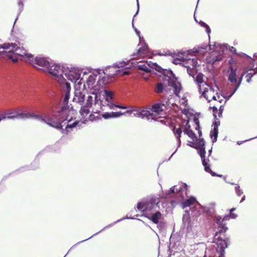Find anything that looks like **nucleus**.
I'll return each mask as SVG.
<instances>
[{
	"label": "nucleus",
	"mask_w": 257,
	"mask_h": 257,
	"mask_svg": "<svg viewBox=\"0 0 257 257\" xmlns=\"http://www.w3.org/2000/svg\"><path fill=\"white\" fill-rule=\"evenodd\" d=\"M196 201V199L195 197H191L189 199H186L182 203V207L183 208H186L193 204Z\"/></svg>",
	"instance_id": "nucleus-28"
},
{
	"label": "nucleus",
	"mask_w": 257,
	"mask_h": 257,
	"mask_svg": "<svg viewBox=\"0 0 257 257\" xmlns=\"http://www.w3.org/2000/svg\"><path fill=\"white\" fill-rule=\"evenodd\" d=\"M253 72H247V73L244 75L245 77L246 78V82L247 83H250L251 81V78L257 74V70L255 69L254 67H253V69L251 70Z\"/></svg>",
	"instance_id": "nucleus-32"
},
{
	"label": "nucleus",
	"mask_w": 257,
	"mask_h": 257,
	"mask_svg": "<svg viewBox=\"0 0 257 257\" xmlns=\"http://www.w3.org/2000/svg\"><path fill=\"white\" fill-rule=\"evenodd\" d=\"M152 67L158 72L162 73L164 81H168V85L173 87L174 94L176 96H179L182 87L180 83L178 82L177 78L173 71L171 70L163 69L156 63H153Z\"/></svg>",
	"instance_id": "nucleus-6"
},
{
	"label": "nucleus",
	"mask_w": 257,
	"mask_h": 257,
	"mask_svg": "<svg viewBox=\"0 0 257 257\" xmlns=\"http://www.w3.org/2000/svg\"><path fill=\"white\" fill-rule=\"evenodd\" d=\"M229 71L228 74V80L232 84L237 82L236 68H234L232 66H230Z\"/></svg>",
	"instance_id": "nucleus-22"
},
{
	"label": "nucleus",
	"mask_w": 257,
	"mask_h": 257,
	"mask_svg": "<svg viewBox=\"0 0 257 257\" xmlns=\"http://www.w3.org/2000/svg\"><path fill=\"white\" fill-rule=\"evenodd\" d=\"M214 221L217 225L218 227H220L226 225L222 220V217L220 215H217L214 218Z\"/></svg>",
	"instance_id": "nucleus-31"
},
{
	"label": "nucleus",
	"mask_w": 257,
	"mask_h": 257,
	"mask_svg": "<svg viewBox=\"0 0 257 257\" xmlns=\"http://www.w3.org/2000/svg\"><path fill=\"white\" fill-rule=\"evenodd\" d=\"M228 215L229 216L230 218L235 219L237 217V215L233 212H229V214Z\"/></svg>",
	"instance_id": "nucleus-54"
},
{
	"label": "nucleus",
	"mask_w": 257,
	"mask_h": 257,
	"mask_svg": "<svg viewBox=\"0 0 257 257\" xmlns=\"http://www.w3.org/2000/svg\"><path fill=\"white\" fill-rule=\"evenodd\" d=\"M184 66L187 68V73L189 76L194 77L197 72L198 60L196 58L188 59Z\"/></svg>",
	"instance_id": "nucleus-15"
},
{
	"label": "nucleus",
	"mask_w": 257,
	"mask_h": 257,
	"mask_svg": "<svg viewBox=\"0 0 257 257\" xmlns=\"http://www.w3.org/2000/svg\"><path fill=\"white\" fill-rule=\"evenodd\" d=\"M152 67L158 72L162 73L164 81H168V85L173 87L174 94L176 96H179L182 87L180 83L178 82L177 78L173 71L171 70L163 69L156 63H153Z\"/></svg>",
	"instance_id": "nucleus-5"
},
{
	"label": "nucleus",
	"mask_w": 257,
	"mask_h": 257,
	"mask_svg": "<svg viewBox=\"0 0 257 257\" xmlns=\"http://www.w3.org/2000/svg\"><path fill=\"white\" fill-rule=\"evenodd\" d=\"M189 119L186 120V124L185 125V128L183 131H188L191 130V125L189 124Z\"/></svg>",
	"instance_id": "nucleus-49"
},
{
	"label": "nucleus",
	"mask_w": 257,
	"mask_h": 257,
	"mask_svg": "<svg viewBox=\"0 0 257 257\" xmlns=\"http://www.w3.org/2000/svg\"><path fill=\"white\" fill-rule=\"evenodd\" d=\"M71 121V120L68 122V120H66L62 123V128L59 129L61 130L62 133L67 134L70 132L69 130H71L76 127L79 123V121L78 120H76L71 123H70Z\"/></svg>",
	"instance_id": "nucleus-17"
},
{
	"label": "nucleus",
	"mask_w": 257,
	"mask_h": 257,
	"mask_svg": "<svg viewBox=\"0 0 257 257\" xmlns=\"http://www.w3.org/2000/svg\"><path fill=\"white\" fill-rule=\"evenodd\" d=\"M196 149L198 151V154L200 157H201L202 164L204 168V170H206L207 166L210 165V164H209L210 161L208 158L205 157V147H204Z\"/></svg>",
	"instance_id": "nucleus-20"
},
{
	"label": "nucleus",
	"mask_w": 257,
	"mask_h": 257,
	"mask_svg": "<svg viewBox=\"0 0 257 257\" xmlns=\"http://www.w3.org/2000/svg\"><path fill=\"white\" fill-rule=\"evenodd\" d=\"M238 55H240L244 59L245 64L244 68H243V71L240 77L237 79V82L235 83L236 84L240 85L243 76H244V75L247 73V72H248V71L253 69V67H254V59H252L251 57L245 53H241V54H238Z\"/></svg>",
	"instance_id": "nucleus-13"
},
{
	"label": "nucleus",
	"mask_w": 257,
	"mask_h": 257,
	"mask_svg": "<svg viewBox=\"0 0 257 257\" xmlns=\"http://www.w3.org/2000/svg\"><path fill=\"white\" fill-rule=\"evenodd\" d=\"M164 107H165L164 104L162 103H157L152 105L151 110L153 112L159 113L163 111Z\"/></svg>",
	"instance_id": "nucleus-27"
},
{
	"label": "nucleus",
	"mask_w": 257,
	"mask_h": 257,
	"mask_svg": "<svg viewBox=\"0 0 257 257\" xmlns=\"http://www.w3.org/2000/svg\"><path fill=\"white\" fill-rule=\"evenodd\" d=\"M234 190L235 191V193L237 196L240 197L242 195L243 193V190L240 188L238 184H235Z\"/></svg>",
	"instance_id": "nucleus-38"
},
{
	"label": "nucleus",
	"mask_w": 257,
	"mask_h": 257,
	"mask_svg": "<svg viewBox=\"0 0 257 257\" xmlns=\"http://www.w3.org/2000/svg\"><path fill=\"white\" fill-rule=\"evenodd\" d=\"M17 118L26 119L27 118V113L18 111V114L17 115Z\"/></svg>",
	"instance_id": "nucleus-43"
},
{
	"label": "nucleus",
	"mask_w": 257,
	"mask_h": 257,
	"mask_svg": "<svg viewBox=\"0 0 257 257\" xmlns=\"http://www.w3.org/2000/svg\"><path fill=\"white\" fill-rule=\"evenodd\" d=\"M134 114L135 116L140 117L142 119L146 118L148 120H149L150 119H153V112L148 110L146 108H139L135 111V112L134 113Z\"/></svg>",
	"instance_id": "nucleus-16"
},
{
	"label": "nucleus",
	"mask_w": 257,
	"mask_h": 257,
	"mask_svg": "<svg viewBox=\"0 0 257 257\" xmlns=\"http://www.w3.org/2000/svg\"><path fill=\"white\" fill-rule=\"evenodd\" d=\"M223 110H224L223 105H221L219 108V112H218L219 117H221L222 116Z\"/></svg>",
	"instance_id": "nucleus-53"
},
{
	"label": "nucleus",
	"mask_w": 257,
	"mask_h": 257,
	"mask_svg": "<svg viewBox=\"0 0 257 257\" xmlns=\"http://www.w3.org/2000/svg\"><path fill=\"white\" fill-rule=\"evenodd\" d=\"M194 141V142H191L192 143V145H189L190 147L195 149L205 147V142L203 138L198 139L196 138Z\"/></svg>",
	"instance_id": "nucleus-25"
},
{
	"label": "nucleus",
	"mask_w": 257,
	"mask_h": 257,
	"mask_svg": "<svg viewBox=\"0 0 257 257\" xmlns=\"http://www.w3.org/2000/svg\"><path fill=\"white\" fill-rule=\"evenodd\" d=\"M19 13H18V16L15 20V21H16L18 19V18L19 16V15L21 13V12L23 11V9H24V7H19Z\"/></svg>",
	"instance_id": "nucleus-61"
},
{
	"label": "nucleus",
	"mask_w": 257,
	"mask_h": 257,
	"mask_svg": "<svg viewBox=\"0 0 257 257\" xmlns=\"http://www.w3.org/2000/svg\"><path fill=\"white\" fill-rule=\"evenodd\" d=\"M160 197L151 195L145 198L137 204V209L143 212H147L156 208L160 203Z\"/></svg>",
	"instance_id": "nucleus-9"
},
{
	"label": "nucleus",
	"mask_w": 257,
	"mask_h": 257,
	"mask_svg": "<svg viewBox=\"0 0 257 257\" xmlns=\"http://www.w3.org/2000/svg\"><path fill=\"white\" fill-rule=\"evenodd\" d=\"M138 68L139 70H142L145 72H150L151 70L145 64H140L138 65Z\"/></svg>",
	"instance_id": "nucleus-39"
},
{
	"label": "nucleus",
	"mask_w": 257,
	"mask_h": 257,
	"mask_svg": "<svg viewBox=\"0 0 257 257\" xmlns=\"http://www.w3.org/2000/svg\"><path fill=\"white\" fill-rule=\"evenodd\" d=\"M18 114V111L16 109H10L4 113L5 115L6 119H14L17 118Z\"/></svg>",
	"instance_id": "nucleus-26"
},
{
	"label": "nucleus",
	"mask_w": 257,
	"mask_h": 257,
	"mask_svg": "<svg viewBox=\"0 0 257 257\" xmlns=\"http://www.w3.org/2000/svg\"><path fill=\"white\" fill-rule=\"evenodd\" d=\"M84 98L85 95L82 93H80L79 96L78 98V101L80 103L84 102Z\"/></svg>",
	"instance_id": "nucleus-50"
},
{
	"label": "nucleus",
	"mask_w": 257,
	"mask_h": 257,
	"mask_svg": "<svg viewBox=\"0 0 257 257\" xmlns=\"http://www.w3.org/2000/svg\"><path fill=\"white\" fill-rule=\"evenodd\" d=\"M1 48L5 50V52L8 53L7 56L14 62H17L18 59L14 58L12 54L19 56H26L29 59L33 57L32 54L27 53L26 50L23 47L18 46L15 43H8L2 45L0 44V49Z\"/></svg>",
	"instance_id": "nucleus-8"
},
{
	"label": "nucleus",
	"mask_w": 257,
	"mask_h": 257,
	"mask_svg": "<svg viewBox=\"0 0 257 257\" xmlns=\"http://www.w3.org/2000/svg\"><path fill=\"white\" fill-rule=\"evenodd\" d=\"M221 59H222V58L221 56H215V58L213 57L211 59V60L212 61V63L214 64L215 62L220 61L221 60Z\"/></svg>",
	"instance_id": "nucleus-47"
},
{
	"label": "nucleus",
	"mask_w": 257,
	"mask_h": 257,
	"mask_svg": "<svg viewBox=\"0 0 257 257\" xmlns=\"http://www.w3.org/2000/svg\"><path fill=\"white\" fill-rule=\"evenodd\" d=\"M193 121L195 124L196 125V126H200L199 120L198 118L196 116H195L193 118Z\"/></svg>",
	"instance_id": "nucleus-51"
},
{
	"label": "nucleus",
	"mask_w": 257,
	"mask_h": 257,
	"mask_svg": "<svg viewBox=\"0 0 257 257\" xmlns=\"http://www.w3.org/2000/svg\"><path fill=\"white\" fill-rule=\"evenodd\" d=\"M221 44L217 42H215L213 45L212 46L211 45L209 46V50H212L213 51H216L218 47L221 48Z\"/></svg>",
	"instance_id": "nucleus-42"
},
{
	"label": "nucleus",
	"mask_w": 257,
	"mask_h": 257,
	"mask_svg": "<svg viewBox=\"0 0 257 257\" xmlns=\"http://www.w3.org/2000/svg\"><path fill=\"white\" fill-rule=\"evenodd\" d=\"M115 107H118V108H121V109H125V108H126V107L125 106L120 105H119V104H115L114 103V108Z\"/></svg>",
	"instance_id": "nucleus-58"
},
{
	"label": "nucleus",
	"mask_w": 257,
	"mask_h": 257,
	"mask_svg": "<svg viewBox=\"0 0 257 257\" xmlns=\"http://www.w3.org/2000/svg\"><path fill=\"white\" fill-rule=\"evenodd\" d=\"M157 224H158L157 227L161 231H163L165 229V228L166 226V223L163 221L160 220V221H159V223Z\"/></svg>",
	"instance_id": "nucleus-41"
},
{
	"label": "nucleus",
	"mask_w": 257,
	"mask_h": 257,
	"mask_svg": "<svg viewBox=\"0 0 257 257\" xmlns=\"http://www.w3.org/2000/svg\"><path fill=\"white\" fill-rule=\"evenodd\" d=\"M61 84L63 86L64 88H65L64 97L61 108L57 111H55V113L58 117L60 118V120L63 123L66 120H68V122L72 120L73 116H70V114L73 113L74 109H73L71 104H68V101L70 97V91L71 90L70 83L66 81Z\"/></svg>",
	"instance_id": "nucleus-1"
},
{
	"label": "nucleus",
	"mask_w": 257,
	"mask_h": 257,
	"mask_svg": "<svg viewBox=\"0 0 257 257\" xmlns=\"http://www.w3.org/2000/svg\"><path fill=\"white\" fill-rule=\"evenodd\" d=\"M33 118L45 122L56 129L62 128V122L53 108L48 109L44 115L35 114Z\"/></svg>",
	"instance_id": "nucleus-7"
},
{
	"label": "nucleus",
	"mask_w": 257,
	"mask_h": 257,
	"mask_svg": "<svg viewBox=\"0 0 257 257\" xmlns=\"http://www.w3.org/2000/svg\"><path fill=\"white\" fill-rule=\"evenodd\" d=\"M123 114V113L119 112H111V115H112L113 118H116L120 116Z\"/></svg>",
	"instance_id": "nucleus-45"
},
{
	"label": "nucleus",
	"mask_w": 257,
	"mask_h": 257,
	"mask_svg": "<svg viewBox=\"0 0 257 257\" xmlns=\"http://www.w3.org/2000/svg\"><path fill=\"white\" fill-rule=\"evenodd\" d=\"M199 24L201 27L205 28L206 32L208 34L209 38H210L209 34L211 33V29H210L209 26L206 23H205V22H204L203 21H200Z\"/></svg>",
	"instance_id": "nucleus-36"
},
{
	"label": "nucleus",
	"mask_w": 257,
	"mask_h": 257,
	"mask_svg": "<svg viewBox=\"0 0 257 257\" xmlns=\"http://www.w3.org/2000/svg\"><path fill=\"white\" fill-rule=\"evenodd\" d=\"M102 99L104 100V102L113 103V93L111 91L104 90Z\"/></svg>",
	"instance_id": "nucleus-23"
},
{
	"label": "nucleus",
	"mask_w": 257,
	"mask_h": 257,
	"mask_svg": "<svg viewBox=\"0 0 257 257\" xmlns=\"http://www.w3.org/2000/svg\"><path fill=\"white\" fill-rule=\"evenodd\" d=\"M232 96V95L230 93L228 95H222V96L226 100H228L230 99V98Z\"/></svg>",
	"instance_id": "nucleus-64"
},
{
	"label": "nucleus",
	"mask_w": 257,
	"mask_h": 257,
	"mask_svg": "<svg viewBox=\"0 0 257 257\" xmlns=\"http://www.w3.org/2000/svg\"><path fill=\"white\" fill-rule=\"evenodd\" d=\"M92 95L87 97L86 103L81 107L80 113L82 115L86 116L89 113V108L93 104L95 106H99L102 110H105L106 106L110 109H114V103L104 102V100L102 99L100 94L98 95L96 93H92Z\"/></svg>",
	"instance_id": "nucleus-2"
},
{
	"label": "nucleus",
	"mask_w": 257,
	"mask_h": 257,
	"mask_svg": "<svg viewBox=\"0 0 257 257\" xmlns=\"http://www.w3.org/2000/svg\"><path fill=\"white\" fill-rule=\"evenodd\" d=\"M50 62L47 58L43 57H36L34 61H32V64H36L38 66L44 67L46 70L50 66Z\"/></svg>",
	"instance_id": "nucleus-18"
},
{
	"label": "nucleus",
	"mask_w": 257,
	"mask_h": 257,
	"mask_svg": "<svg viewBox=\"0 0 257 257\" xmlns=\"http://www.w3.org/2000/svg\"><path fill=\"white\" fill-rule=\"evenodd\" d=\"M256 138H257V136L255 137H254V138H251V139L245 140L244 141H237V144L238 145H240L242 144L243 142L249 141L252 140H253L254 139H256Z\"/></svg>",
	"instance_id": "nucleus-55"
},
{
	"label": "nucleus",
	"mask_w": 257,
	"mask_h": 257,
	"mask_svg": "<svg viewBox=\"0 0 257 257\" xmlns=\"http://www.w3.org/2000/svg\"><path fill=\"white\" fill-rule=\"evenodd\" d=\"M27 113V118H33L34 117V115H35V114L33 112H28Z\"/></svg>",
	"instance_id": "nucleus-57"
},
{
	"label": "nucleus",
	"mask_w": 257,
	"mask_h": 257,
	"mask_svg": "<svg viewBox=\"0 0 257 257\" xmlns=\"http://www.w3.org/2000/svg\"><path fill=\"white\" fill-rule=\"evenodd\" d=\"M101 69H97L94 71L93 73L90 75L86 80V84L89 88L94 87L97 76L100 74Z\"/></svg>",
	"instance_id": "nucleus-21"
},
{
	"label": "nucleus",
	"mask_w": 257,
	"mask_h": 257,
	"mask_svg": "<svg viewBox=\"0 0 257 257\" xmlns=\"http://www.w3.org/2000/svg\"><path fill=\"white\" fill-rule=\"evenodd\" d=\"M239 86L240 85L236 84V86L234 88L233 91L230 93L233 95L234 94V93L237 91Z\"/></svg>",
	"instance_id": "nucleus-59"
},
{
	"label": "nucleus",
	"mask_w": 257,
	"mask_h": 257,
	"mask_svg": "<svg viewBox=\"0 0 257 257\" xmlns=\"http://www.w3.org/2000/svg\"><path fill=\"white\" fill-rule=\"evenodd\" d=\"M204 211L209 215H212L215 212L214 204H210L204 207Z\"/></svg>",
	"instance_id": "nucleus-30"
},
{
	"label": "nucleus",
	"mask_w": 257,
	"mask_h": 257,
	"mask_svg": "<svg viewBox=\"0 0 257 257\" xmlns=\"http://www.w3.org/2000/svg\"><path fill=\"white\" fill-rule=\"evenodd\" d=\"M211 108L212 109V111L213 112L214 119H217V115H216V113L218 111L217 107L215 106H213L211 107Z\"/></svg>",
	"instance_id": "nucleus-46"
},
{
	"label": "nucleus",
	"mask_w": 257,
	"mask_h": 257,
	"mask_svg": "<svg viewBox=\"0 0 257 257\" xmlns=\"http://www.w3.org/2000/svg\"><path fill=\"white\" fill-rule=\"evenodd\" d=\"M205 172L210 173L211 175L213 177L217 176L219 177H222V175L220 174H218L213 171H212L210 168V165L207 167L206 170H205Z\"/></svg>",
	"instance_id": "nucleus-37"
},
{
	"label": "nucleus",
	"mask_w": 257,
	"mask_h": 257,
	"mask_svg": "<svg viewBox=\"0 0 257 257\" xmlns=\"http://www.w3.org/2000/svg\"><path fill=\"white\" fill-rule=\"evenodd\" d=\"M125 219H136V218L135 217H130V216H128L127 215H126L125 217H123L122 218H120L119 219H118L117 221H114V222L113 223H111L109 224H108V225L105 226L103 229H102L101 230L99 231L98 232L94 233V234H93L92 235H91L90 237H88V238H86L84 240H81L78 242H77V243H76L75 245H74L73 246H75L76 245H77V244H79V243H80L81 242H83L86 240H87L88 239L91 238V237H92L93 236H95V235L97 234L98 233H100V232H101L102 230H103L104 229H105V228H109V227H112V226H113L114 224H116L118 222H119Z\"/></svg>",
	"instance_id": "nucleus-19"
},
{
	"label": "nucleus",
	"mask_w": 257,
	"mask_h": 257,
	"mask_svg": "<svg viewBox=\"0 0 257 257\" xmlns=\"http://www.w3.org/2000/svg\"><path fill=\"white\" fill-rule=\"evenodd\" d=\"M102 116L105 119H108L112 117V115H111V112H104L102 114Z\"/></svg>",
	"instance_id": "nucleus-44"
},
{
	"label": "nucleus",
	"mask_w": 257,
	"mask_h": 257,
	"mask_svg": "<svg viewBox=\"0 0 257 257\" xmlns=\"http://www.w3.org/2000/svg\"><path fill=\"white\" fill-rule=\"evenodd\" d=\"M218 134V130L213 128L210 131V138L212 139V143H214L217 141Z\"/></svg>",
	"instance_id": "nucleus-33"
},
{
	"label": "nucleus",
	"mask_w": 257,
	"mask_h": 257,
	"mask_svg": "<svg viewBox=\"0 0 257 257\" xmlns=\"http://www.w3.org/2000/svg\"><path fill=\"white\" fill-rule=\"evenodd\" d=\"M195 130L198 131V133L199 136L200 138L202 136V131L201 130V127L200 126H196L195 127Z\"/></svg>",
	"instance_id": "nucleus-56"
},
{
	"label": "nucleus",
	"mask_w": 257,
	"mask_h": 257,
	"mask_svg": "<svg viewBox=\"0 0 257 257\" xmlns=\"http://www.w3.org/2000/svg\"><path fill=\"white\" fill-rule=\"evenodd\" d=\"M230 219L229 216L228 214L224 215L223 217H222V220L224 221V220H228Z\"/></svg>",
	"instance_id": "nucleus-62"
},
{
	"label": "nucleus",
	"mask_w": 257,
	"mask_h": 257,
	"mask_svg": "<svg viewBox=\"0 0 257 257\" xmlns=\"http://www.w3.org/2000/svg\"><path fill=\"white\" fill-rule=\"evenodd\" d=\"M66 66L58 64L50 63V66L46 70L50 74L54 77V79L59 83L63 84L66 81L64 78V68Z\"/></svg>",
	"instance_id": "nucleus-12"
},
{
	"label": "nucleus",
	"mask_w": 257,
	"mask_h": 257,
	"mask_svg": "<svg viewBox=\"0 0 257 257\" xmlns=\"http://www.w3.org/2000/svg\"><path fill=\"white\" fill-rule=\"evenodd\" d=\"M135 31L139 37L140 43L139 46H141L139 49L137 50V54L134 53L133 55V59L136 58V56L139 55L140 57H144L149 53V49L148 45L145 42V40L143 37L140 36V32L137 29L135 28Z\"/></svg>",
	"instance_id": "nucleus-14"
},
{
	"label": "nucleus",
	"mask_w": 257,
	"mask_h": 257,
	"mask_svg": "<svg viewBox=\"0 0 257 257\" xmlns=\"http://www.w3.org/2000/svg\"><path fill=\"white\" fill-rule=\"evenodd\" d=\"M165 90V86L162 82H158L156 83L154 91L156 93H161Z\"/></svg>",
	"instance_id": "nucleus-29"
},
{
	"label": "nucleus",
	"mask_w": 257,
	"mask_h": 257,
	"mask_svg": "<svg viewBox=\"0 0 257 257\" xmlns=\"http://www.w3.org/2000/svg\"><path fill=\"white\" fill-rule=\"evenodd\" d=\"M227 230L228 227L226 225L218 227L217 231L214 235V240L217 245L216 251L218 257H224L225 249L230 244L229 237L226 234Z\"/></svg>",
	"instance_id": "nucleus-3"
},
{
	"label": "nucleus",
	"mask_w": 257,
	"mask_h": 257,
	"mask_svg": "<svg viewBox=\"0 0 257 257\" xmlns=\"http://www.w3.org/2000/svg\"><path fill=\"white\" fill-rule=\"evenodd\" d=\"M124 61L118 62L114 63L112 66H107L103 70V73L106 74L109 77H114L115 75H127L128 74L127 69L132 66H135L138 62L133 60L131 65Z\"/></svg>",
	"instance_id": "nucleus-4"
},
{
	"label": "nucleus",
	"mask_w": 257,
	"mask_h": 257,
	"mask_svg": "<svg viewBox=\"0 0 257 257\" xmlns=\"http://www.w3.org/2000/svg\"><path fill=\"white\" fill-rule=\"evenodd\" d=\"M82 72L83 70L81 68L66 66L64 68V75L69 80L80 85L83 83V79L81 76Z\"/></svg>",
	"instance_id": "nucleus-11"
},
{
	"label": "nucleus",
	"mask_w": 257,
	"mask_h": 257,
	"mask_svg": "<svg viewBox=\"0 0 257 257\" xmlns=\"http://www.w3.org/2000/svg\"><path fill=\"white\" fill-rule=\"evenodd\" d=\"M208 91V89L207 88H205L204 89V90L202 92V95L205 97L206 98V99H207V98L206 97V92Z\"/></svg>",
	"instance_id": "nucleus-60"
},
{
	"label": "nucleus",
	"mask_w": 257,
	"mask_h": 257,
	"mask_svg": "<svg viewBox=\"0 0 257 257\" xmlns=\"http://www.w3.org/2000/svg\"><path fill=\"white\" fill-rule=\"evenodd\" d=\"M203 76L204 75L201 73H199L197 74L196 78L193 77L194 79L195 82L197 84H202L204 82L203 81Z\"/></svg>",
	"instance_id": "nucleus-34"
},
{
	"label": "nucleus",
	"mask_w": 257,
	"mask_h": 257,
	"mask_svg": "<svg viewBox=\"0 0 257 257\" xmlns=\"http://www.w3.org/2000/svg\"><path fill=\"white\" fill-rule=\"evenodd\" d=\"M147 218L153 223L157 224L161 220L162 215L160 211H157L155 213L148 214Z\"/></svg>",
	"instance_id": "nucleus-24"
},
{
	"label": "nucleus",
	"mask_w": 257,
	"mask_h": 257,
	"mask_svg": "<svg viewBox=\"0 0 257 257\" xmlns=\"http://www.w3.org/2000/svg\"><path fill=\"white\" fill-rule=\"evenodd\" d=\"M187 187L185 183L181 186L175 185L164 194V197H174L179 201L182 200L187 196Z\"/></svg>",
	"instance_id": "nucleus-10"
},
{
	"label": "nucleus",
	"mask_w": 257,
	"mask_h": 257,
	"mask_svg": "<svg viewBox=\"0 0 257 257\" xmlns=\"http://www.w3.org/2000/svg\"><path fill=\"white\" fill-rule=\"evenodd\" d=\"M208 46L206 44H203L199 46L201 49L206 50Z\"/></svg>",
	"instance_id": "nucleus-63"
},
{
	"label": "nucleus",
	"mask_w": 257,
	"mask_h": 257,
	"mask_svg": "<svg viewBox=\"0 0 257 257\" xmlns=\"http://www.w3.org/2000/svg\"><path fill=\"white\" fill-rule=\"evenodd\" d=\"M184 133L186 134L193 141L197 138L195 134L191 130L183 131Z\"/></svg>",
	"instance_id": "nucleus-35"
},
{
	"label": "nucleus",
	"mask_w": 257,
	"mask_h": 257,
	"mask_svg": "<svg viewBox=\"0 0 257 257\" xmlns=\"http://www.w3.org/2000/svg\"><path fill=\"white\" fill-rule=\"evenodd\" d=\"M173 133L177 135V138H181V134L182 132V130L181 127H179L178 128H176V127H174L173 129Z\"/></svg>",
	"instance_id": "nucleus-40"
},
{
	"label": "nucleus",
	"mask_w": 257,
	"mask_h": 257,
	"mask_svg": "<svg viewBox=\"0 0 257 257\" xmlns=\"http://www.w3.org/2000/svg\"><path fill=\"white\" fill-rule=\"evenodd\" d=\"M213 125H214L213 128L218 129V126L220 125V121L217 118L213 122Z\"/></svg>",
	"instance_id": "nucleus-48"
},
{
	"label": "nucleus",
	"mask_w": 257,
	"mask_h": 257,
	"mask_svg": "<svg viewBox=\"0 0 257 257\" xmlns=\"http://www.w3.org/2000/svg\"><path fill=\"white\" fill-rule=\"evenodd\" d=\"M104 80H105V77H103L102 78V79H99V80L97 81V84H98L99 86H101L103 84H105L104 83Z\"/></svg>",
	"instance_id": "nucleus-52"
}]
</instances>
